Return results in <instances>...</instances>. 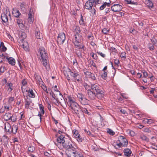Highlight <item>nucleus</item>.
<instances>
[{
  "label": "nucleus",
  "mask_w": 157,
  "mask_h": 157,
  "mask_svg": "<svg viewBox=\"0 0 157 157\" xmlns=\"http://www.w3.org/2000/svg\"><path fill=\"white\" fill-rule=\"evenodd\" d=\"M67 98L68 105L71 108L73 113L76 114L79 118L82 116V109L79 105L75 101L74 98L70 96Z\"/></svg>",
  "instance_id": "f257e3e1"
},
{
  "label": "nucleus",
  "mask_w": 157,
  "mask_h": 157,
  "mask_svg": "<svg viewBox=\"0 0 157 157\" xmlns=\"http://www.w3.org/2000/svg\"><path fill=\"white\" fill-rule=\"evenodd\" d=\"M63 73L66 78L68 81L78 82L80 81V76L75 71H72L69 68H67L64 70Z\"/></svg>",
  "instance_id": "f03ea898"
},
{
  "label": "nucleus",
  "mask_w": 157,
  "mask_h": 157,
  "mask_svg": "<svg viewBox=\"0 0 157 157\" xmlns=\"http://www.w3.org/2000/svg\"><path fill=\"white\" fill-rule=\"evenodd\" d=\"M39 52L40 55L41 59H40L42 65L47 69V66L48 61V54L45 51V49L42 47H40Z\"/></svg>",
  "instance_id": "7ed1b4c3"
},
{
  "label": "nucleus",
  "mask_w": 157,
  "mask_h": 157,
  "mask_svg": "<svg viewBox=\"0 0 157 157\" xmlns=\"http://www.w3.org/2000/svg\"><path fill=\"white\" fill-rule=\"evenodd\" d=\"M91 90H95L97 94L100 96L99 98H101L103 97V92L101 90V86L97 84H94L91 85Z\"/></svg>",
  "instance_id": "20e7f679"
},
{
  "label": "nucleus",
  "mask_w": 157,
  "mask_h": 157,
  "mask_svg": "<svg viewBox=\"0 0 157 157\" xmlns=\"http://www.w3.org/2000/svg\"><path fill=\"white\" fill-rule=\"evenodd\" d=\"M66 154L68 157H84L81 152L76 150L75 148L72 150L66 151Z\"/></svg>",
  "instance_id": "39448f33"
},
{
  "label": "nucleus",
  "mask_w": 157,
  "mask_h": 157,
  "mask_svg": "<svg viewBox=\"0 0 157 157\" xmlns=\"http://www.w3.org/2000/svg\"><path fill=\"white\" fill-rule=\"evenodd\" d=\"M63 146L64 148L67 149L66 151H71L75 148L74 147V144L71 141L67 142L66 141L65 143H63Z\"/></svg>",
  "instance_id": "423d86ee"
},
{
  "label": "nucleus",
  "mask_w": 157,
  "mask_h": 157,
  "mask_svg": "<svg viewBox=\"0 0 157 157\" xmlns=\"http://www.w3.org/2000/svg\"><path fill=\"white\" fill-rule=\"evenodd\" d=\"M65 34L63 33H59L57 37V43L60 44H63L65 40Z\"/></svg>",
  "instance_id": "0eeeda50"
},
{
  "label": "nucleus",
  "mask_w": 157,
  "mask_h": 157,
  "mask_svg": "<svg viewBox=\"0 0 157 157\" xmlns=\"http://www.w3.org/2000/svg\"><path fill=\"white\" fill-rule=\"evenodd\" d=\"M87 94L90 100H94L95 99L96 97H97L98 98L99 97V98H100V96L97 94L96 93H95L94 92L92 91L91 90H88Z\"/></svg>",
  "instance_id": "6e6552de"
},
{
  "label": "nucleus",
  "mask_w": 157,
  "mask_h": 157,
  "mask_svg": "<svg viewBox=\"0 0 157 157\" xmlns=\"http://www.w3.org/2000/svg\"><path fill=\"white\" fill-rule=\"evenodd\" d=\"M4 118L5 120L6 121H8L9 120H11L13 121H16V119L14 118V117L11 113L8 112L5 113L4 116Z\"/></svg>",
  "instance_id": "1a4fd4ad"
},
{
  "label": "nucleus",
  "mask_w": 157,
  "mask_h": 157,
  "mask_svg": "<svg viewBox=\"0 0 157 157\" xmlns=\"http://www.w3.org/2000/svg\"><path fill=\"white\" fill-rule=\"evenodd\" d=\"M95 7V5L92 0H89L87 1L85 4V8L87 10H90L92 8V6Z\"/></svg>",
  "instance_id": "9d476101"
},
{
  "label": "nucleus",
  "mask_w": 157,
  "mask_h": 157,
  "mask_svg": "<svg viewBox=\"0 0 157 157\" xmlns=\"http://www.w3.org/2000/svg\"><path fill=\"white\" fill-rule=\"evenodd\" d=\"M79 96H78V98H79V100L81 103L84 105H88L89 103V101L85 98L83 97V96L80 94H79Z\"/></svg>",
  "instance_id": "9b49d317"
},
{
  "label": "nucleus",
  "mask_w": 157,
  "mask_h": 157,
  "mask_svg": "<svg viewBox=\"0 0 157 157\" xmlns=\"http://www.w3.org/2000/svg\"><path fill=\"white\" fill-rule=\"evenodd\" d=\"M118 141L122 144L123 146L125 147L128 144V140L126 139L124 137L121 136H119Z\"/></svg>",
  "instance_id": "f8f14e48"
},
{
  "label": "nucleus",
  "mask_w": 157,
  "mask_h": 157,
  "mask_svg": "<svg viewBox=\"0 0 157 157\" xmlns=\"http://www.w3.org/2000/svg\"><path fill=\"white\" fill-rule=\"evenodd\" d=\"M111 10L114 12H119L121 10L122 6L118 4H114L111 7Z\"/></svg>",
  "instance_id": "ddd939ff"
},
{
  "label": "nucleus",
  "mask_w": 157,
  "mask_h": 157,
  "mask_svg": "<svg viewBox=\"0 0 157 157\" xmlns=\"http://www.w3.org/2000/svg\"><path fill=\"white\" fill-rule=\"evenodd\" d=\"M6 13L5 14V13H2L1 15V18L2 21L4 22H6L8 21V18L7 15H9V16H10V12L9 11H7V10H6Z\"/></svg>",
  "instance_id": "4468645a"
},
{
  "label": "nucleus",
  "mask_w": 157,
  "mask_h": 157,
  "mask_svg": "<svg viewBox=\"0 0 157 157\" xmlns=\"http://www.w3.org/2000/svg\"><path fill=\"white\" fill-rule=\"evenodd\" d=\"M35 35L37 39H40L43 37V35L40 32V31L38 27L36 28L35 30Z\"/></svg>",
  "instance_id": "2eb2a0df"
},
{
  "label": "nucleus",
  "mask_w": 157,
  "mask_h": 157,
  "mask_svg": "<svg viewBox=\"0 0 157 157\" xmlns=\"http://www.w3.org/2000/svg\"><path fill=\"white\" fill-rule=\"evenodd\" d=\"M4 129L5 131L9 133L11 132V126L8 122H6L4 124Z\"/></svg>",
  "instance_id": "dca6fc26"
},
{
  "label": "nucleus",
  "mask_w": 157,
  "mask_h": 157,
  "mask_svg": "<svg viewBox=\"0 0 157 157\" xmlns=\"http://www.w3.org/2000/svg\"><path fill=\"white\" fill-rule=\"evenodd\" d=\"M4 58H6L9 64L12 66L15 64V60L13 58L11 57L8 58L7 56H4Z\"/></svg>",
  "instance_id": "f3484780"
},
{
  "label": "nucleus",
  "mask_w": 157,
  "mask_h": 157,
  "mask_svg": "<svg viewBox=\"0 0 157 157\" xmlns=\"http://www.w3.org/2000/svg\"><path fill=\"white\" fill-rule=\"evenodd\" d=\"M65 138L63 135H60L57 138V142L60 144L62 143L63 145V143L66 142Z\"/></svg>",
  "instance_id": "a211bd4d"
},
{
  "label": "nucleus",
  "mask_w": 157,
  "mask_h": 157,
  "mask_svg": "<svg viewBox=\"0 0 157 157\" xmlns=\"http://www.w3.org/2000/svg\"><path fill=\"white\" fill-rule=\"evenodd\" d=\"M33 11L31 9H30L29 13L28 14V21L29 23L31 24L33 23V20L32 19L33 17Z\"/></svg>",
  "instance_id": "6ab92c4d"
},
{
  "label": "nucleus",
  "mask_w": 157,
  "mask_h": 157,
  "mask_svg": "<svg viewBox=\"0 0 157 157\" xmlns=\"http://www.w3.org/2000/svg\"><path fill=\"white\" fill-rule=\"evenodd\" d=\"M13 15L16 17H18L21 14L17 9L13 10L12 12Z\"/></svg>",
  "instance_id": "aec40b11"
},
{
  "label": "nucleus",
  "mask_w": 157,
  "mask_h": 157,
  "mask_svg": "<svg viewBox=\"0 0 157 157\" xmlns=\"http://www.w3.org/2000/svg\"><path fill=\"white\" fill-rule=\"evenodd\" d=\"M18 127L16 125H13L11 126V132L14 134H16L18 130Z\"/></svg>",
  "instance_id": "412c9836"
},
{
  "label": "nucleus",
  "mask_w": 157,
  "mask_h": 157,
  "mask_svg": "<svg viewBox=\"0 0 157 157\" xmlns=\"http://www.w3.org/2000/svg\"><path fill=\"white\" fill-rule=\"evenodd\" d=\"M7 86L8 87V91L9 92H11L13 89L14 88V86H13V84L11 82H8L7 84Z\"/></svg>",
  "instance_id": "4be33fe9"
},
{
  "label": "nucleus",
  "mask_w": 157,
  "mask_h": 157,
  "mask_svg": "<svg viewBox=\"0 0 157 157\" xmlns=\"http://www.w3.org/2000/svg\"><path fill=\"white\" fill-rule=\"evenodd\" d=\"M81 17L80 20L79 21V23L81 25H85L86 22V17H84L83 18L81 14Z\"/></svg>",
  "instance_id": "5701e85b"
},
{
  "label": "nucleus",
  "mask_w": 157,
  "mask_h": 157,
  "mask_svg": "<svg viewBox=\"0 0 157 157\" xmlns=\"http://www.w3.org/2000/svg\"><path fill=\"white\" fill-rule=\"evenodd\" d=\"M82 38V36L80 34H76L75 35V39L74 40L75 41L81 42Z\"/></svg>",
  "instance_id": "b1692460"
},
{
  "label": "nucleus",
  "mask_w": 157,
  "mask_h": 157,
  "mask_svg": "<svg viewBox=\"0 0 157 157\" xmlns=\"http://www.w3.org/2000/svg\"><path fill=\"white\" fill-rule=\"evenodd\" d=\"M21 46L25 51L28 50L29 46L27 42H24Z\"/></svg>",
  "instance_id": "393cba45"
},
{
  "label": "nucleus",
  "mask_w": 157,
  "mask_h": 157,
  "mask_svg": "<svg viewBox=\"0 0 157 157\" xmlns=\"http://www.w3.org/2000/svg\"><path fill=\"white\" fill-rule=\"evenodd\" d=\"M17 24L18 25L19 27L22 28L24 27V25L23 24V21L22 19H17Z\"/></svg>",
  "instance_id": "a878e982"
},
{
  "label": "nucleus",
  "mask_w": 157,
  "mask_h": 157,
  "mask_svg": "<svg viewBox=\"0 0 157 157\" xmlns=\"http://www.w3.org/2000/svg\"><path fill=\"white\" fill-rule=\"evenodd\" d=\"M28 95L29 97L34 98L35 97L34 93L33 90L31 89H29L28 91Z\"/></svg>",
  "instance_id": "bb28decb"
},
{
  "label": "nucleus",
  "mask_w": 157,
  "mask_h": 157,
  "mask_svg": "<svg viewBox=\"0 0 157 157\" xmlns=\"http://www.w3.org/2000/svg\"><path fill=\"white\" fill-rule=\"evenodd\" d=\"M80 29L79 27L78 26H74L73 28V31L75 32L76 34H79L80 32Z\"/></svg>",
  "instance_id": "cd10ccee"
},
{
  "label": "nucleus",
  "mask_w": 157,
  "mask_h": 157,
  "mask_svg": "<svg viewBox=\"0 0 157 157\" xmlns=\"http://www.w3.org/2000/svg\"><path fill=\"white\" fill-rule=\"evenodd\" d=\"M110 3H107L106 2H105L104 3V4L101 6L100 7V10H102L104 9V8H105L106 6H107L108 7L110 6Z\"/></svg>",
  "instance_id": "c85d7f7f"
},
{
  "label": "nucleus",
  "mask_w": 157,
  "mask_h": 157,
  "mask_svg": "<svg viewBox=\"0 0 157 157\" xmlns=\"http://www.w3.org/2000/svg\"><path fill=\"white\" fill-rule=\"evenodd\" d=\"M82 111L83 113V116L82 117H81L80 118H82L84 117V113L86 114H87L89 115H90V113L88 111V110L86 108H82Z\"/></svg>",
  "instance_id": "c756f323"
},
{
  "label": "nucleus",
  "mask_w": 157,
  "mask_h": 157,
  "mask_svg": "<svg viewBox=\"0 0 157 157\" xmlns=\"http://www.w3.org/2000/svg\"><path fill=\"white\" fill-rule=\"evenodd\" d=\"M57 86L56 85L55 86H54V87H52V88L53 89V90L54 91L59 92V94L60 96H61V99L62 100V98H63V95L61 94V93L59 91V90L57 89Z\"/></svg>",
  "instance_id": "7c9ffc66"
},
{
  "label": "nucleus",
  "mask_w": 157,
  "mask_h": 157,
  "mask_svg": "<svg viewBox=\"0 0 157 157\" xmlns=\"http://www.w3.org/2000/svg\"><path fill=\"white\" fill-rule=\"evenodd\" d=\"M140 138L142 140L145 141L147 142L149 141V139L145 136L144 135H140Z\"/></svg>",
  "instance_id": "2f4dec72"
},
{
  "label": "nucleus",
  "mask_w": 157,
  "mask_h": 157,
  "mask_svg": "<svg viewBox=\"0 0 157 157\" xmlns=\"http://www.w3.org/2000/svg\"><path fill=\"white\" fill-rule=\"evenodd\" d=\"M128 4L131 5H136L137 3L136 0H128Z\"/></svg>",
  "instance_id": "473e14b6"
},
{
  "label": "nucleus",
  "mask_w": 157,
  "mask_h": 157,
  "mask_svg": "<svg viewBox=\"0 0 157 157\" xmlns=\"http://www.w3.org/2000/svg\"><path fill=\"white\" fill-rule=\"evenodd\" d=\"M77 51L75 52V53L76 55L78 56V57L79 58H82V55L81 53V52L78 51V50H76Z\"/></svg>",
  "instance_id": "72a5a7b5"
},
{
  "label": "nucleus",
  "mask_w": 157,
  "mask_h": 157,
  "mask_svg": "<svg viewBox=\"0 0 157 157\" xmlns=\"http://www.w3.org/2000/svg\"><path fill=\"white\" fill-rule=\"evenodd\" d=\"M50 94L51 96H52V97L54 98V99H56L57 102L58 101V99L57 98H56V96L55 94H54V93L53 92V91L51 90V92H50Z\"/></svg>",
  "instance_id": "f704fd0d"
},
{
  "label": "nucleus",
  "mask_w": 157,
  "mask_h": 157,
  "mask_svg": "<svg viewBox=\"0 0 157 157\" xmlns=\"http://www.w3.org/2000/svg\"><path fill=\"white\" fill-rule=\"evenodd\" d=\"M107 132L110 135L113 136L115 134L114 132L111 129L109 128H107Z\"/></svg>",
  "instance_id": "c9c22d12"
},
{
  "label": "nucleus",
  "mask_w": 157,
  "mask_h": 157,
  "mask_svg": "<svg viewBox=\"0 0 157 157\" xmlns=\"http://www.w3.org/2000/svg\"><path fill=\"white\" fill-rule=\"evenodd\" d=\"M75 47L76 48L82 49L83 50H84V45L83 44H82L81 43H80Z\"/></svg>",
  "instance_id": "e433bc0d"
},
{
  "label": "nucleus",
  "mask_w": 157,
  "mask_h": 157,
  "mask_svg": "<svg viewBox=\"0 0 157 157\" xmlns=\"http://www.w3.org/2000/svg\"><path fill=\"white\" fill-rule=\"evenodd\" d=\"M144 121L146 123V122L147 124H151L154 122V121L152 119H145L144 120Z\"/></svg>",
  "instance_id": "4c0bfd02"
},
{
  "label": "nucleus",
  "mask_w": 157,
  "mask_h": 157,
  "mask_svg": "<svg viewBox=\"0 0 157 157\" xmlns=\"http://www.w3.org/2000/svg\"><path fill=\"white\" fill-rule=\"evenodd\" d=\"M26 4L24 2L21 4V9L23 11H24L25 9Z\"/></svg>",
  "instance_id": "58836bf2"
},
{
  "label": "nucleus",
  "mask_w": 157,
  "mask_h": 157,
  "mask_svg": "<svg viewBox=\"0 0 157 157\" xmlns=\"http://www.w3.org/2000/svg\"><path fill=\"white\" fill-rule=\"evenodd\" d=\"M73 136L75 138L77 136L79 135L78 134V131L76 129L73 130Z\"/></svg>",
  "instance_id": "ea45409f"
},
{
  "label": "nucleus",
  "mask_w": 157,
  "mask_h": 157,
  "mask_svg": "<svg viewBox=\"0 0 157 157\" xmlns=\"http://www.w3.org/2000/svg\"><path fill=\"white\" fill-rule=\"evenodd\" d=\"M131 150L128 148V157H135Z\"/></svg>",
  "instance_id": "a19ab883"
},
{
  "label": "nucleus",
  "mask_w": 157,
  "mask_h": 157,
  "mask_svg": "<svg viewBox=\"0 0 157 157\" xmlns=\"http://www.w3.org/2000/svg\"><path fill=\"white\" fill-rule=\"evenodd\" d=\"M1 67L0 69V72L1 73H3L6 70V67L5 66L3 65L2 66H1Z\"/></svg>",
  "instance_id": "79ce46f5"
},
{
  "label": "nucleus",
  "mask_w": 157,
  "mask_h": 157,
  "mask_svg": "<svg viewBox=\"0 0 157 157\" xmlns=\"http://www.w3.org/2000/svg\"><path fill=\"white\" fill-rule=\"evenodd\" d=\"M28 151L29 152H33L35 150V148L33 146H30L28 148Z\"/></svg>",
  "instance_id": "37998d69"
},
{
  "label": "nucleus",
  "mask_w": 157,
  "mask_h": 157,
  "mask_svg": "<svg viewBox=\"0 0 157 157\" xmlns=\"http://www.w3.org/2000/svg\"><path fill=\"white\" fill-rule=\"evenodd\" d=\"M109 31V29L107 28H104L102 30V32L105 34H108Z\"/></svg>",
  "instance_id": "c03bdc74"
},
{
  "label": "nucleus",
  "mask_w": 157,
  "mask_h": 157,
  "mask_svg": "<svg viewBox=\"0 0 157 157\" xmlns=\"http://www.w3.org/2000/svg\"><path fill=\"white\" fill-rule=\"evenodd\" d=\"M25 102V108L27 109L29 108V106L30 105L31 101L28 100H26Z\"/></svg>",
  "instance_id": "a18cd8bd"
},
{
  "label": "nucleus",
  "mask_w": 157,
  "mask_h": 157,
  "mask_svg": "<svg viewBox=\"0 0 157 157\" xmlns=\"http://www.w3.org/2000/svg\"><path fill=\"white\" fill-rule=\"evenodd\" d=\"M26 37V36L25 33L24 32H22L21 33V37L22 38L21 39V40L22 41H22L24 40V39H25Z\"/></svg>",
  "instance_id": "49530a36"
},
{
  "label": "nucleus",
  "mask_w": 157,
  "mask_h": 157,
  "mask_svg": "<svg viewBox=\"0 0 157 157\" xmlns=\"http://www.w3.org/2000/svg\"><path fill=\"white\" fill-rule=\"evenodd\" d=\"M84 73L85 75L88 77H90L92 73L89 71H86L85 70H84Z\"/></svg>",
  "instance_id": "de8ad7c7"
},
{
  "label": "nucleus",
  "mask_w": 157,
  "mask_h": 157,
  "mask_svg": "<svg viewBox=\"0 0 157 157\" xmlns=\"http://www.w3.org/2000/svg\"><path fill=\"white\" fill-rule=\"evenodd\" d=\"M92 1L95 6L97 4H100L102 2L101 0H93Z\"/></svg>",
  "instance_id": "09e8293b"
},
{
  "label": "nucleus",
  "mask_w": 157,
  "mask_h": 157,
  "mask_svg": "<svg viewBox=\"0 0 157 157\" xmlns=\"http://www.w3.org/2000/svg\"><path fill=\"white\" fill-rule=\"evenodd\" d=\"M151 41L154 45L157 46V40L156 39H151Z\"/></svg>",
  "instance_id": "8fccbe9b"
},
{
  "label": "nucleus",
  "mask_w": 157,
  "mask_h": 157,
  "mask_svg": "<svg viewBox=\"0 0 157 157\" xmlns=\"http://www.w3.org/2000/svg\"><path fill=\"white\" fill-rule=\"evenodd\" d=\"M75 138L77 139V140L78 142H82V141L83 139L80 135H79Z\"/></svg>",
  "instance_id": "3c124183"
},
{
  "label": "nucleus",
  "mask_w": 157,
  "mask_h": 157,
  "mask_svg": "<svg viewBox=\"0 0 157 157\" xmlns=\"http://www.w3.org/2000/svg\"><path fill=\"white\" fill-rule=\"evenodd\" d=\"M101 77L105 79L107 77V73L105 71H104V73L102 75Z\"/></svg>",
  "instance_id": "603ef678"
},
{
  "label": "nucleus",
  "mask_w": 157,
  "mask_h": 157,
  "mask_svg": "<svg viewBox=\"0 0 157 157\" xmlns=\"http://www.w3.org/2000/svg\"><path fill=\"white\" fill-rule=\"evenodd\" d=\"M129 134L131 136H134L135 135V133L132 130H129Z\"/></svg>",
  "instance_id": "864d4df0"
},
{
  "label": "nucleus",
  "mask_w": 157,
  "mask_h": 157,
  "mask_svg": "<svg viewBox=\"0 0 157 157\" xmlns=\"http://www.w3.org/2000/svg\"><path fill=\"white\" fill-rule=\"evenodd\" d=\"M120 56L121 58H126V53L125 52H122L120 55Z\"/></svg>",
  "instance_id": "5fc2aeb1"
},
{
  "label": "nucleus",
  "mask_w": 157,
  "mask_h": 157,
  "mask_svg": "<svg viewBox=\"0 0 157 157\" xmlns=\"http://www.w3.org/2000/svg\"><path fill=\"white\" fill-rule=\"evenodd\" d=\"M0 49L1 51H2V52H4L6 51V50L7 49V48L5 46V45H4V46H2V47H1V48H0Z\"/></svg>",
  "instance_id": "6e6d98bb"
},
{
  "label": "nucleus",
  "mask_w": 157,
  "mask_h": 157,
  "mask_svg": "<svg viewBox=\"0 0 157 157\" xmlns=\"http://www.w3.org/2000/svg\"><path fill=\"white\" fill-rule=\"evenodd\" d=\"M89 77L90 78L94 80H95L96 79V78L94 74L91 73Z\"/></svg>",
  "instance_id": "4d7b16f0"
},
{
  "label": "nucleus",
  "mask_w": 157,
  "mask_h": 157,
  "mask_svg": "<svg viewBox=\"0 0 157 157\" xmlns=\"http://www.w3.org/2000/svg\"><path fill=\"white\" fill-rule=\"evenodd\" d=\"M14 100V98L13 97H10L9 98L8 102L11 103Z\"/></svg>",
  "instance_id": "13d9d810"
},
{
  "label": "nucleus",
  "mask_w": 157,
  "mask_h": 157,
  "mask_svg": "<svg viewBox=\"0 0 157 157\" xmlns=\"http://www.w3.org/2000/svg\"><path fill=\"white\" fill-rule=\"evenodd\" d=\"M73 42L75 47L78 45V44H79L80 43H81V42L75 41L74 40H73Z\"/></svg>",
  "instance_id": "bf43d9fd"
},
{
  "label": "nucleus",
  "mask_w": 157,
  "mask_h": 157,
  "mask_svg": "<svg viewBox=\"0 0 157 157\" xmlns=\"http://www.w3.org/2000/svg\"><path fill=\"white\" fill-rule=\"evenodd\" d=\"M144 131L145 132H147L148 133H150L151 132V131L148 128H144Z\"/></svg>",
  "instance_id": "052dcab7"
},
{
  "label": "nucleus",
  "mask_w": 157,
  "mask_h": 157,
  "mask_svg": "<svg viewBox=\"0 0 157 157\" xmlns=\"http://www.w3.org/2000/svg\"><path fill=\"white\" fill-rule=\"evenodd\" d=\"M144 76L146 78H147L148 76V75L147 72L145 71L143 72Z\"/></svg>",
  "instance_id": "680f3d73"
},
{
  "label": "nucleus",
  "mask_w": 157,
  "mask_h": 157,
  "mask_svg": "<svg viewBox=\"0 0 157 157\" xmlns=\"http://www.w3.org/2000/svg\"><path fill=\"white\" fill-rule=\"evenodd\" d=\"M92 57L95 59H97L98 56L96 54L93 53V54L92 55Z\"/></svg>",
  "instance_id": "e2e57ef3"
},
{
  "label": "nucleus",
  "mask_w": 157,
  "mask_h": 157,
  "mask_svg": "<svg viewBox=\"0 0 157 157\" xmlns=\"http://www.w3.org/2000/svg\"><path fill=\"white\" fill-rule=\"evenodd\" d=\"M124 152V155L128 157V149H125Z\"/></svg>",
  "instance_id": "0e129e2a"
},
{
  "label": "nucleus",
  "mask_w": 157,
  "mask_h": 157,
  "mask_svg": "<svg viewBox=\"0 0 157 157\" xmlns=\"http://www.w3.org/2000/svg\"><path fill=\"white\" fill-rule=\"evenodd\" d=\"M97 53H98L99 55H100L102 57L104 58L105 56V54L102 53V52H97Z\"/></svg>",
  "instance_id": "69168bd1"
},
{
  "label": "nucleus",
  "mask_w": 157,
  "mask_h": 157,
  "mask_svg": "<svg viewBox=\"0 0 157 157\" xmlns=\"http://www.w3.org/2000/svg\"><path fill=\"white\" fill-rule=\"evenodd\" d=\"M86 90H87V92H88V90H91L90 89V87L87 84L86 85L84 86Z\"/></svg>",
  "instance_id": "338daca9"
},
{
  "label": "nucleus",
  "mask_w": 157,
  "mask_h": 157,
  "mask_svg": "<svg viewBox=\"0 0 157 157\" xmlns=\"http://www.w3.org/2000/svg\"><path fill=\"white\" fill-rule=\"evenodd\" d=\"M116 145H117L118 147H121V146H122V144H121V143L119 142V141H118L117 142V143L116 144Z\"/></svg>",
  "instance_id": "774afa93"
}]
</instances>
